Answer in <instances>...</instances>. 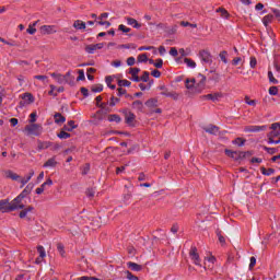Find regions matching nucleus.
<instances>
[{
	"mask_svg": "<svg viewBox=\"0 0 280 280\" xmlns=\"http://www.w3.org/2000/svg\"><path fill=\"white\" fill-rule=\"evenodd\" d=\"M78 73H79V77L77 78L78 82L86 80V77L84 75V70H79Z\"/></svg>",
	"mask_w": 280,
	"mask_h": 280,
	"instance_id": "45",
	"label": "nucleus"
},
{
	"mask_svg": "<svg viewBox=\"0 0 280 280\" xmlns=\"http://www.w3.org/2000/svg\"><path fill=\"white\" fill-rule=\"evenodd\" d=\"M189 255L194 261V265L200 266V255H198V248L191 247Z\"/></svg>",
	"mask_w": 280,
	"mask_h": 280,
	"instance_id": "5",
	"label": "nucleus"
},
{
	"mask_svg": "<svg viewBox=\"0 0 280 280\" xmlns=\"http://www.w3.org/2000/svg\"><path fill=\"white\" fill-rule=\"evenodd\" d=\"M249 67L255 69L257 67V58L250 57Z\"/></svg>",
	"mask_w": 280,
	"mask_h": 280,
	"instance_id": "51",
	"label": "nucleus"
},
{
	"mask_svg": "<svg viewBox=\"0 0 280 280\" xmlns=\"http://www.w3.org/2000/svg\"><path fill=\"white\" fill-rule=\"evenodd\" d=\"M132 84L130 81L124 79V80H118V86L121 89V86H130Z\"/></svg>",
	"mask_w": 280,
	"mask_h": 280,
	"instance_id": "39",
	"label": "nucleus"
},
{
	"mask_svg": "<svg viewBox=\"0 0 280 280\" xmlns=\"http://www.w3.org/2000/svg\"><path fill=\"white\" fill-rule=\"evenodd\" d=\"M170 54L171 56H173V58H176V56H178V50L175 47H173L171 48Z\"/></svg>",
	"mask_w": 280,
	"mask_h": 280,
	"instance_id": "61",
	"label": "nucleus"
},
{
	"mask_svg": "<svg viewBox=\"0 0 280 280\" xmlns=\"http://www.w3.org/2000/svg\"><path fill=\"white\" fill-rule=\"evenodd\" d=\"M56 91V85H50V91L48 92V95H52L54 97L58 96V93H55Z\"/></svg>",
	"mask_w": 280,
	"mask_h": 280,
	"instance_id": "56",
	"label": "nucleus"
},
{
	"mask_svg": "<svg viewBox=\"0 0 280 280\" xmlns=\"http://www.w3.org/2000/svg\"><path fill=\"white\" fill-rule=\"evenodd\" d=\"M97 49H104V43L91 44L85 46L86 54H95Z\"/></svg>",
	"mask_w": 280,
	"mask_h": 280,
	"instance_id": "4",
	"label": "nucleus"
},
{
	"mask_svg": "<svg viewBox=\"0 0 280 280\" xmlns=\"http://www.w3.org/2000/svg\"><path fill=\"white\" fill-rule=\"evenodd\" d=\"M245 103L248 104V106H256L257 101L250 100L248 96H245Z\"/></svg>",
	"mask_w": 280,
	"mask_h": 280,
	"instance_id": "43",
	"label": "nucleus"
},
{
	"mask_svg": "<svg viewBox=\"0 0 280 280\" xmlns=\"http://www.w3.org/2000/svg\"><path fill=\"white\" fill-rule=\"evenodd\" d=\"M142 82H148L150 80V72L144 71L142 77L140 78Z\"/></svg>",
	"mask_w": 280,
	"mask_h": 280,
	"instance_id": "46",
	"label": "nucleus"
},
{
	"mask_svg": "<svg viewBox=\"0 0 280 280\" xmlns=\"http://www.w3.org/2000/svg\"><path fill=\"white\" fill-rule=\"evenodd\" d=\"M33 176H34V170H31L28 175L21 179L22 187H25V185H27L32 180Z\"/></svg>",
	"mask_w": 280,
	"mask_h": 280,
	"instance_id": "19",
	"label": "nucleus"
},
{
	"mask_svg": "<svg viewBox=\"0 0 280 280\" xmlns=\"http://www.w3.org/2000/svg\"><path fill=\"white\" fill-rule=\"evenodd\" d=\"M135 119L137 116L132 112H125V121L128 126H135Z\"/></svg>",
	"mask_w": 280,
	"mask_h": 280,
	"instance_id": "9",
	"label": "nucleus"
},
{
	"mask_svg": "<svg viewBox=\"0 0 280 280\" xmlns=\"http://www.w3.org/2000/svg\"><path fill=\"white\" fill-rule=\"evenodd\" d=\"M23 196L15 197L11 202H9V211H16V209H25V203H23Z\"/></svg>",
	"mask_w": 280,
	"mask_h": 280,
	"instance_id": "2",
	"label": "nucleus"
},
{
	"mask_svg": "<svg viewBox=\"0 0 280 280\" xmlns=\"http://www.w3.org/2000/svg\"><path fill=\"white\" fill-rule=\"evenodd\" d=\"M88 198H95V188H89L86 190Z\"/></svg>",
	"mask_w": 280,
	"mask_h": 280,
	"instance_id": "44",
	"label": "nucleus"
},
{
	"mask_svg": "<svg viewBox=\"0 0 280 280\" xmlns=\"http://www.w3.org/2000/svg\"><path fill=\"white\" fill-rule=\"evenodd\" d=\"M135 62H136L135 57H129V58L127 59V65H128V67H133Z\"/></svg>",
	"mask_w": 280,
	"mask_h": 280,
	"instance_id": "59",
	"label": "nucleus"
},
{
	"mask_svg": "<svg viewBox=\"0 0 280 280\" xmlns=\"http://www.w3.org/2000/svg\"><path fill=\"white\" fill-rule=\"evenodd\" d=\"M104 91V85L96 84L92 86V93H102Z\"/></svg>",
	"mask_w": 280,
	"mask_h": 280,
	"instance_id": "32",
	"label": "nucleus"
},
{
	"mask_svg": "<svg viewBox=\"0 0 280 280\" xmlns=\"http://www.w3.org/2000/svg\"><path fill=\"white\" fill-rule=\"evenodd\" d=\"M4 174H5V177L11 178V180H18L19 178H21V176H19V174H16L10 170L5 171Z\"/></svg>",
	"mask_w": 280,
	"mask_h": 280,
	"instance_id": "22",
	"label": "nucleus"
},
{
	"mask_svg": "<svg viewBox=\"0 0 280 280\" xmlns=\"http://www.w3.org/2000/svg\"><path fill=\"white\" fill-rule=\"evenodd\" d=\"M221 16L222 19H229L231 14L229 13V11H226V9H223V11L221 12Z\"/></svg>",
	"mask_w": 280,
	"mask_h": 280,
	"instance_id": "60",
	"label": "nucleus"
},
{
	"mask_svg": "<svg viewBox=\"0 0 280 280\" xmlns=\"http://www.w3.org/2000/svg\"><path fill=\"white\" fill-rule=\"evenodd\" d=\"M49 145H51V142H42V143H39L38 148H39V150H47V148H49Z\"/></svg>",
	"mask_w": 280,
	"mask_h": 280,
	"instance_id": "50",
	"label": "nucleus"
},
{
	"mask_svg": "<svg viewBox=\"0 0 280 280\" xmlns=\"http://www.w3.org/2000/svg\"><path fill=\"white\" fill-rule=\"evenodd\" d=\"M126 275L128 280H139V277L132 275L130 271H126Z\"/></svg>",
	"mask_w": 280,
	"mask_h": 280,
	"instance_id": "54",
	"label": "nucleus"
},
{
	"mask_svg": "<svg viewBox=\"0 0 280 280\" xmlns=\"http://www.w3.org/2000/svg\"><path fill=\"white\" fill-rule=\"evenodd\" d=\"M57 250L61 255V257H65V245H62V243L57 244Z\"/></svg>",
	"mask_w": 280,
	"mask_h": 280,
	"instance_id": "41",
	"label": "nucleus"
},
{
	"mask_svg": "<svg viewBox=\"0 0 280 280\" xmlns=\"http://www.w3.org/2000/svg\"><path fill=\"white\" fill-rule=\"evenodd\" d=\"M56 26L55 25H43L40 26L42 34H56Z\"/></svg>",
	"mask_w": 280,
	"mask_h": 280,
	"instance_id": "11",
	"label": "nucleus"
},
{
	"mask_svg": "<svg viewBox=\"0 0 280 280\" xmlns=\"http://www.w3.org/2000/svg\"><path fill=\"white\" fill-rule=\"evenodd\" d=\"M262 149H264L265 152H267L268 154H277V149H275V148L264 147Z\"/></svg>",
	"mask_w": 280,
	"mask_h": 280,
	"instance_id": "47",
	"label": "nucleus"
},
{
	"mask_svg": "<svg viewBox=\"0 0 280 280\" xmlns=\"http://www.w3.org/2000/svg\"><path fill=\"white\" fill-rule=\"evenodd\" d=\"M34 188V186L32 184H28L24 190L20 194V196H22L23 199H25L26 196H30V194H32V189Z\"/></svg>",
	"mask_w": 280,
	"mask_h": 280,
	"instance_id": "21",
	"label": "nucleus"
},
{
	"mask_svg": "<svg viewBox=\"0 0 280 280\" xmlns=\"http://www.w3.org/2000/svg\"><path fill=\"white\" fill-rule=\"evenodd\" d=\"M232 143L234 145H238V148H242L246 143V139H244V138H236L235 140L232 141Z\"/></svg>",
	"mask_w": 280,
	"mask_h": 280,
	"instance_id": "28",
	"label": "nucleus"
},
{
	"mask_svg": "<svg viewBox=\"0 0 280 280\" xmlns=\"http://www.w3.org/2000/svg\"><path fill=\"white\" fill-rule=\"evenodd\" d=\"M127 25H131L135 30L141 28V24L133 18H127Z\"/></svg>",
	"mask_w": 280,
	"mask_h": 280,
	"instance_id": "16",
	"label": "nucleus"
},
{
	"mask_svg": "<svg viewBox=\"0 0 280 280\" xmlns=\"http://www.w3.org/2000/svg\"><path fill=\"white\" fill-rule=\"evenodd\" d=\"M268 78H269V82H271V84H279V80H277L275 78V74H272V71H268Z\"/></svg>",
	"mask_w": 280,
	"mask_h": 280,
	"instance_id": "35",
	"label": "nucleus"
},
{
	"mask_svg": "<svg viewBox=\"0 0 280 280\" xmlns=\"http://www.w3.org/2000/svg\"><path fill=\"white\" fill-rule=\"evenodd\" d=\"M50 75L58 84H67L69 82V79L65 74L52 72Z\"/></svg>",
	"mask_w": 280,
	"mask_h": 280,
	"instance_id": "6",
	"label": "nucleus"
},
{
	"mask_svg": "<svg viewBox=\"0 0 280 280\" xmlns=\"http://www.w3.org/2000/svg\"><path fill=\"white\" fill-rule=\"evenodd\" d=\"M127 268H129L130 270H133V272H141L143 267H141V265L137 262L129 261L127 262Z\"/></svg>",
	"mask_w": 280,
	"mask_h": 280,
	"instance_id": "14",
	"label": "nucleus"
},
{
	"mask_svg": "<svg viewBox=\"0 0 280 280\" xmlns=\"http://www.w3.org/2000/svg\"><path fill=\"white\" fill-rule=\"evenodd\" d=\"M159 104V101H156L155 98H150L145 102V106H148V108H154L156 107Z\"/></svg>",
	"mask_w": 280,
	"mask_h": 280,
	"instance_id": "27",
	"label": "nucleus"
},
{
	"mask_svg": "<svg viewBox=\"0 0 280 280\" xmlns=\"http://www.w3.org/2000/svg\"><path fill=\"white\" fill-rule=\"evenodd\" d=\"M271 132H269L270 137H280V122H273L270 127Z\"/></svg>",
	"mask_w": 280,
	"mask_h": 280,
	"instance_id": "10",
	"label": "nucleus"
},
{
	"mask_svg": "<svg viewBox=\"0 0 280 280\" xmlns=\"http://www.w3.org/2000/svg\"><path fill=\"white\" fill-rule=\"evenodd\" d=\"M249 261V270H253V268H255V265L257 264V258L253 256L250 257Z\"/></svg>",
	"mask_w": 280,
	"mask_h": 280,
	"instance_id": "53",
	"label": "nucleus"
},
{
	"mask_svg": "<svg viewBox=\"0 0 280 280\" xmlns=\"http://www.w3.org/2000/svg\"><path fill=\"white\" fill-rule=\"evenodd\" d=\"M156 69H161L163 67V59H156L154 66Z\"/></svg>",
	"mask_w": 280,
	"mask_h": 280,
	"instance_id": "57",
	"label": "nucleus"
},
{
	"mask_svg": "<svg viewBox=\"0 0 280 280\" xmlns=\"http://www.w3.org/2000/svg\"><path fill=\"white\" fill-rule=\"evenodd\" d=\"M26 32L27 34L34 35V33L36 32V28L32 24H30Z\"/></svg>",
	"mask_w": 280,
	"mask_h": 280,
	"instance_id": "58",
	"label": "nucleus"
},
{
	"mask_svg": "<svg viewBox=\"0 0 280 280\" xmlns=\"http://www.w3.org/2000/svg\"><path fill=\"white\" fill-rule=\"evenodd\" d=\"M10 200L8 199H2L0 200V211H2V213H8V211H12L10 210Z\"/></svg>",
	"mask_w": 280,
	"mask_h": 280,
	"instance_id": "12",
	"label": "nucleus"
},
{
	"mask_svg": "<svg viewBox=\"0 0 280 280\" xmlns=\"http://www.w3.org/2000/svg\"><path fill=\"white\" fill-rule=\"evenodd\" d=\"M138 62H148V55L145 54L139 55Z\"/></svg>",
	"mask_w": 280,
	"mask_h": 280,
	"instance_id": "48",
	"label": "nucleus"
},
{
	"mask_svg": "<svg viewBox=\"0 0 280 280\" xmlns=\"http://www.w3.org/2000/svg\"><path fill=\"white\" fill-rule=\"evenodd\" d=\"M117 104H119V98L115 97V96H112L109 102H107V105L109 106H117Z\"/></svg>",
	"mask_w": 280,
	"mask_h": 280,
	"instance_id": "37",
	"label": "nucleus"
},
{
	"mask_svg": "<svg viewBox=\"0 0 280 280\" xmlns=\"http://www.w3.org/2000/svg\"><path fill=\"white\" fill-rule=\"evenodd\" d=\"M100 102H102V96H96V106H98V108H103L107 113H110V109L107 107L108 103H101L100 104Z\"/></svg>",
	"mask_w": 280,
	"mask_h": 280,
	"instance_id": "17",
	"label": "nucleus"
},
{
	"mask_svg": "<svg viewBox=\"0 0 280 280\" xmlns=\"http://www.w3.org/2000/svg\"><path fill=\"white\" fill-rule=\"evenodd\" d=\"M194 84H196V79H191V80L187 79L186 80V89H188V90L194 89Z\"/></svg>",
	"mask_w": 280,
	"mask_h": 280,
	"instance_id": "38",
	"label": "nucleus"
},
{
	"mask_svg": "<svg viewBox=\"0 0 280 280\" xmlns=\"http://www.w3.org/2000/svg\"><path fill=\"white\" fill-rule=\"evenodd\" d=\"M272 19H273V15H271V14L265 15L262 18V24L265 25V27H268V25H270V23H272Z\"/></svg>",
	"mask_w": 280,
	"mask_h": 280,
	"instance_id": "25",
	"label": "nucleus"
},
{
	"mask_svg": "<svg viewBox=\"0 0 280 280\" xmlns=\"http://www.w3.org/2000/svg\"><path fill=\"white\" fill-rule=\"evenodd\" d=\"M74 30H86V23L81 20H75L73 23Z\"/></svg>",
	"mask_w": 280,
	"mask_h": 280,
	"instance_id": "20",
	"label": "nucleus"
},
{
	"mask_svg": "<svg viewBox=\"0 0 280 280\" xmlns=\"http://www.w3.org/2000/svg\"><path fill=\"white\" fill-rule=\"evenodd\" d=\"M279 93V89L277 86L269 88V95H277Z\"/></svg>",
	"mask_w": 280,
	"mask_h": 280,
	"instance_id": "55",
	"label": "nucleus"
},
{
	"mask_svg": "<svg viewBox=\"0 0 280 280\" xmlns=\"http://www.w3.org/2000/svg\"><path fill=\"white\" fill-rule=\"evenodd\" d=\"M22 100H26V102L32 103V102H34V96L32 95V93H24L22 95Z\"/></svg>",
	"mask_w": 280,
	"mask_h": 280,
	"instance_id": "36",
	"label": "nucleus"
},
{
	"mask_svg": "<svg viewBox=\"0 0 280 280\" xmlns=\"http://www.w3.org/2000/svg\"><path fill=\"white\" fill-rule=\"evenodd\" d=\"M228 52L226 50H223L220 52L219 57L222 60V62H224V65H226V62H229V60L226 59Z\"/></svg>",
	"mask_w": 280,
	"mask_h": 280,
	"instance_id": "40",
	"label": "nucleus"
},
{
	"mask_svg": "<svg viewBox=\"0 0 280 280\" xmlns=\"http://www.w3.org/2000/svg\"><path fill=\"white\" fill-rule=\"evenodd\" d=\"M25 132H27L28 137H39V135H43V126L33 122L25 127Z\"/></svg>",
	"mask_w": 280,
	"mask_h": 280,
	"instance_id": "1",
	"label": "nucleus"
},
{
	"mask_svg": "<svg viewBox=\"0 0 280 280\" xmlns=\"http://www.w3.org/2000/svg\"><path fill=\"white\" fill-rule=\"evenodd\" d=\"M260 172L264 174V176H272V174H275V168L266 170V167L261 166Z\"/></svg>",
	"mask_w": 280,
	"mask_h": 280,
	"instance_id": "26",
	"label": "nucleus"
},
{
	"mask_svg": "<svg viewBox=\"0 0 280 280\" xmlns=\"http://www.w3.org/2000/svg\"><path fill=\"white\" fill-rule=\"evenodd\" d=\"M118 30H119V32H124V34H128V32L131 31L130 27H127V26L124 25V24H120V25L118 26Z\"/></svg>",
	"mask_w": 280,
	"mask_h": 280,
	"instance_id": "42",
	"label": "nucleus"
},
{
	"mask_svg": "<svg viewBox=\"0 0 280 280\" xmlns=\"http://www.w3.org/2000/svg\"><path fill=\"white\" fill-rule=\"evenodd\" d=\"M199 78H200V81L198 83V86H201L202 89L205 86V82H207V77L200 74Z\"/></svg>",
	"mask_w": 280,
	"mask_h": 280,
	"instance_id": "52",
	"label": "nucleus"
},
{
	"mask_svg": "<svg viewBox=\"0 0 280 280\" xmlns=\"http://www.w3.org/2000/svg\"><path fill=\"white\" fill-rule=\"evenodd\" d=\"M30 211H34V207L30 206L28 208L23 209V210L20 212V218H21V219L26 218V217H27V213H30Z\"/></svg>",
	"mask_w": 280,
	"mask_h": 280,
	"instance_id": "29",
	"label": "nucleus"
},
{
	"mask_svg": "<svg viewBox=\"0 0 280 280\" xmlns=\"http://www.w3.org/2000/svg\"><path fill=\"white\" fill-rule=\"evenodd\" d=\"M199 58L205 65H211V62H213V57L211 56V52L208 50H201L199 52Z\"/></svg>",
	"mask_w": 280,
	"mask_h": 280,
	"instance_id": "3",
	"label": "nucleus"
},
{
	"mask_svg": "<svg viewBox=\"0 0 280 280\" xmlns=\"http://www.w3.org/2000/svg\"><path fill=\"white\" fill-rule=\"evenodd\" d=\"M133 108H136L137 110H143V102L141 101H135L132 103Z\"/></svg>",
	"mask_w": 280,
	"mask_h": 280,
	"instance_id": "34",
	"label": "nucleus"
},
{
	"mask_svg": "<svg viewBox=\"0 0 280 280\" xmlns=\"http://www.w3.org/2000/svg\"><path fill=\"white\" fill-rule=\"evenodd\" d=\"M78 280H100V279H97V278H95V277H86V276H83V277L79 278Z\"/></svg>",
	"mask_w": 280,
	"mask_h": 280,
	"instance_id": "64",
	"label": "nucleus"
},
{
	"mask_svg": "<svg viewBox=\"0 0 280 280\" xmlns=\"http://www.w3.org/2000/svg\"><path fill=\"white\" fill-rule=\"evenodd\" d=\"M268 126L264 125V126H247L245 127V132H261L264 130H267Z\"/></svg>",
	"mask_w": 280,
	"mask_h": 280,
	"instance_id": "7",
	"label": "nucleus"
},
{
	"mask_svg": "<svg viewBox=\"0 0 280 280\" xmlns=\"http://www.w3.org/2000/svg\"><path fill=\"white\" fill-rule=\"evenodd\" d=\"M55 124H65L67 121V118L62 116V114L57 113L55 114Z\"/></svg>",
	"mask_w": 280,
	"mask_h": 280,
	"instance_id": "23",
	"label": "nucleus"
},
{
	"mask_svg": "<svg viewBox=\"0 0 280 280\" xmlns=\"http://www.w3.org/2000/svg\"><path fill=\"white\" fill-rule=\"evenodd\" d=\"M75 128H78V125H75L74 120H70L67 122V125L63 126V130H66L67 132H73Z\"/></svg>",
	"mask_w": 280,
	"mask_h": 280,
	"instance_id": "15",
	"label": "nucleus"
},
{
	"mask_svg": "<svg viewBox=\"0 0 280 280\" xmlns=\"http://www.w3.org/2000/svg\"><path fill=\"white\" fill-rule=\"evenodd\" d=\"M57 137H58L59 139H69V138H71V133H69V132H67V131H65V130H61V131L57 135Z\"/></svg>",
	"mask_w": 280,
	"mask_h": 280,
	"instance_id": "33",
	"label": "nucleus"
},
{
	"mask_svg": "<svg viewBox=\"0 0 280 280\" xmlns=\"http://www.w3.org/2000/svg\"><path fill=\"white\" fill-rule=\"evenodd\" d=\"M185 65H187V67H189L190 69H196V61L189 59V58H185L184 59Z\"/></svg>",
	"mask_w": 280,
	"mask_h": 280,
	"instance_id": "31",
	"label": "nucleus"
},
{
	"mask_svg": "<svg viewBox=\"0 0 280 280\" xmlns=\"http://www.w3.org/2000/svg\"><path fill=\"white\" fill-rule=\"evenodd\" d=\"M37 252L42 259H45V257H47V253L45 252V247H43V245L37 246Z\"/></svg>",
	"mask_w": 280,
	"mask_h": 280,
	"instance_id": "30",
	"label": "nucleus"
},
{
	"mask_svg": "<svg viewBox=\"0 0 280 280\" xmlns=\"http://www.w3.org/2000/svg\"><path fill=\"white\" fill-rule=\"evenodd\" d=\"M31 119V124H35L36 122V112H33L31 115H30Z\"/></svg>",
	"mask_w": 280,
	"mask_h": 280,
	"instance_id": "63",
	"label": "nucleus"
},
{
	"mask_svg": "<svg viewBox=\"0 0 280 280\" xmlns=\"http://www.w3.org/2000/svg\"><path fill=\"white\" fill-rule=\"evenodd\" d=\"M203 130L205 132H208V135H218V132H220V128L215 125L205 127Z\"/></svg>",
	"mask_w": 280,
	"mask_h": 280,
	"instance_id": "13",
	"label": "nucleus"
},
{
	"mask_svg": "<svg viewBox=\"0 0 280 280\" xmlns=\"http://www.w3.org/2000/svg\"><path fill=\"white\" fill-rule=\"evenodd\" d=\"M151 75H152L153 78H161V71H159V70H153V71L151 72Z\"/></svg>",
	"mask_w": 280,
	"mask_h": 280,
	"instance_id": "62",
	"label": "nucleus"
},
{
	"mask_svg": "<svg viewBox=\"0 0 280 280\" xmlns=\"http://www.w3.org/2000/svg\"><path fill=\"white\" fill-rule=\"evenodd\" d=\"M58 165V161H56V156L50 158L46 161L43 167H56Z\"/></svg>",
	"mask_w": 280,
	"mask_h": 280,
	"instance_id": "18",
	"label": "nucleus"
},
{
	"mask_svg": "<svg viewBox=\"0 0 280 280\" xmlns=\"http://www.w3.org/2000/svg\"><path fill=\"white\" fill-rule=\"evenodd\" d=\"M107 119L110 122L115 121V124H121V117L117 114H110Z\"/></svg>",
	"mask_w": 280,
	"mask_h": 280,
	"instance_id": "24",
	"label": "nucleus"
},
{
	"mask_svg": "<svg viewBox=\"0 0 280 280\" xmlns=\"http://www.w3.org/2000/svg\"><path fill=\"white\" fill-rule=\"evenodd\" d=\"M140 71H141V69H139V68H130L129 69L130 75H139Z\"/></svg>",
	"mask_w": 280,
	"mask_h": 280,
	"instance_id": "49",
	"label": "nucleus"
},
{
	"mask_svg": "<svg viewBox=\"0 0 280 280\" xmlns=\"http://www.w3.org/2000/svg\"><path fill=\"white\" fill-rule=\"evenodd\" d=\"M201 97H202V100H209L210 102H220V100L222 97V93L215 92L213 94H207Z\"/></svg>",
	"mask_w": 280,
	"mask_h": 280,
	"instance_id": "8",
	"label": "nucleus"
}]
</instances>
